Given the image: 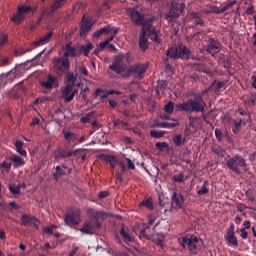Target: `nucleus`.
<instances>
[{
  "instance_id": "nucleus-38",
  "label": "nucleus",
  "mask_w": 256,
  "mask_h": 256,
  "mask_svg": "<svg viewBox=\"0 0 256 256\" xmlns=\"http://www.w3.org/2000/svg\"><path fill=\"white\" fill-rule=\"evenodd\" d=\"M233 128L232 131L234 135H238V133L241 131V126L243 125V119L240 120H232Z\"/></svg>"
},
{
  "instance_id": "nucleus-34",
  "label": "nucleus",
  "mask_w": 256,
  "mask_h": 256,
  "mask_svg": "<svg viewBox=\"0 0 256 256\" xmlns=\"http://www.w3.org/2000/svg\"><path fill=\"white\" fill-rule=\"evenodd\" d=\"M218 59L219 63H222L225 69H229V67H231V58L225 56V54H220Z\"/></svg>"
},
{
  "instance_id": "nucleus-21",
  "label": "nucleus",
  "mask_w": 256,
  "mask_h": 256,
  "mask_svg": "<svg viewBox=\"0 0 256 256\" xmlns=\"http://www.w3.org/2000/svg\"><path fill=\"white\" fill-rule=\"evenodd\" d=\"M86 215L90 216L94 221H99L100 219L105 218V212L97 211L93 208H87Z\"/></svg>"
},
{
  "instance_id": "nucleus-59",
  "label": "nucleus",
  "mask_w": 256,
  "mask_h": 256,
  "mask_svg": "<svg viewBox=\"0 0 256 256\" xmlns=\"http://www.w3.org/2000/svg\"><path fill=\"white\" fill-rule=\"evenodd\" d=\"M60 21H62L63 23H69V21H71V14H66L65 16H61Z\"/></svg>"
},
{
  "instance_id": "nucleus-43",
  "label": "nucleus",
  "mask_w": 256,
  "mask_h": 256,
  "mask_svg": "<svg viewBox=\"0 0 256 256\" xmlns=\"http://www.w3.org/2000/svg\"><path fill=\"white\" fill-rule=\"evenodd\" d=\"M166 133L167 132L164 130H151L150 137H153L154 139H161V137H165Z\"/></svg>"
},
{
  "instance_id": "nucleus-18",
  "label": "nucleus",
  "mask_w": 256,
  "mask_h": 256,
  "mask_svg": "<svg viewBox=\"0 0 256 256\" xmlns=\"http://www.w3.org/2000/svg\"><path fill=\"white\" fill-rule=\"evenodd\" d=\"M93 27V21H91L89 18H83L81 26H80V37H85L89 31H91V28Z\"/></svg>"
},
{
  "instance_id": "nucleus-5",
  "label": "nucleus",
  "mask_w": 256,
  "mask_h": 256,
  "mask_svg": "<svg viewBox=\"0 0 256 256\" xmlns=\"http://www.w3.org/2000/svg\"><path fill=\"white\" fill-rule=\"evenodd\" d=\"M31 12H33V8L31 6L22 5L18 7L17 12L12 15L10 21L14 23V25H21V23L27 19V15Z\"/></svg>"
},
{
  "instance_id": "nucleus-4",
  "label": "nucleus",
  "mask_w": 256,
  "mask_h": 256,
  "mask_svg": "<svg viewBox=\"0 0 256 256\" xmlns=\"http://www.w3.org/2000/svg\"><path fill=\"white\" fill-rule=\"evenodd\" d=\"M147 69H149V64L136 63L126 69L124 76L134 77V79L141 81V79L145 77V73H147Z\"/></svg>"
},
{
  "instance_id": "nucleus-33",
  "label": "nucleus",
  "mask_w": 256,
  "mask_h": 256,
  "mask_svg": "<svg viewBox=\"0 0 256 256\" xmlns=\"http://www.w3.org/2000/svg\"><path fill=\"white\" fill-rule=\"evenodd\" d=\"M66 85H71V87H75V83H77V74L73 72H69L66 75Z\"/></svg>"
},
{
  "instance_id": "nucleus-6",
  "label": "nucleus",
  "mask_w": 256,
  "mask_h": 256,
  "mask_svg": "<svg viewBox=\"0 0 256 256\" xmlns=\"http://www.w3.org/2000/svg\"><path fill=\"white\" fill-rule=\"evenodd\" d=\"M53 65L58 75H64V73H68L69 69H71V62L65 56L54 58Z\"/></svg>"
},
{
  "instance_id": "nucleus-15",
  "label": "nucleus",
  "mask_w": 256,
  "mask_h": 256,
  "mask_svg": "<svg viewBox=\"0 0 256 256\" xmlns=\"http://www.w3.org/2000/svg\"><path fill=\"white\" fill-rule=\"evenodd\" d=\"M206 51L212 55V57H215V51H221V43L213 38H209Z\"/></svg>"
},
{
  "instance_id": "nucleus-31",
  "label": "nucleus",
  "mask_w": 256,
  "mask_h": 256,
  "mask_svg": "<svg viewBox=\"0 0 256 256\" xmlns=\"http://www.w3.org/2000/svg\"><path fill=\"white\" fill-rule=\"evenodd\" d=\"M187 142V139L183 138V135L177 134L173 137V143L175 147H183L185 143Z\"/></svg>"
},
{
  "instance_id": "nucleus-39",
  "label": "nucleus",
  "mask_w": 256,
  "mask_h": 256,
  "mask_svg": "<svg viewBox=\"0 0 256 256\" xmlns=\"http://www.w3.org/2000/svg\"><path fill=\"white\" fill-rule=\"evenodd\" d=\"M212 152L218 155V157H225L226 151L221 146L215 144L212 146Z\"/></svg>"
},
{
  "instance_id": "nucleus-13",
  "label": "nucleus",
  "mask_w": 256,
  "mask_h": 256,
  "mask_svg": "<svg viewBox=\"0 0 256 256\" xmlns=\"http://www.w3.org/2000/svg\"><path fill=\"white\" fill-rule=\"evenodd\" d=\"M72 155H77V152H71L67 149L57 148L54 151L53 157L55 161H61V159H69Z\"/></svg>"
},
{
  "instance_id": "nucleus-60",
  "label": "nucleus",
  "mask_w": 256,
  "mask_h": 256,
  "mask_svg": "<svg viewBox=\"0 0 256 256\" xmlns=\"http://www.w3.org/2000/svg\"><path fill=\"white\" fill-rule=\"evenodd\" d=\"M106 197H109V191H101L98 194V199H105Z\"/></svg>"
},
{
  "instance_id": "nucleus-37",
  "label": "nucleus",
  "mask_w": 256,
  "mask_h": 256,
  "mask_svg": "<svg viewBox=\"0 0 256 256\" xmlns=\"http://www.w3.org/2000/svg\"><path fill=\"white\" fill-rule=\"evenodd\" d=\"M11 165V159L8 157L0 164V169L2 171H6V173H9V171H11Z\"/></svg>"
},
{
  "instance_id": "nucleus-42",
  "label": "nucleus",
  "mask_w": 256,
  "mask_h": 256,
  "mask_svg": "<svg viewBox=\"0 0 256 256\" xmlns=\"http://www.w3.org/2000/svg\"><path fill=\"white\" fill-rule=\"evenodd\" d=\"M21 187H23V184L21 185L10 184L9 191L10 193H12V195H21Z\"/></svg>"
},
{
  "instance_id": "nucleus-25",
  "label": "nucleus",
  "mask_w": 256,
  "mask_h": 256,
  "mask_svg": "<svg viewBox=\"0 0 256 256\" xmlns=\"http://www.w3.org/2000/svg\"><path fill=\"white\" fill-rule=\"evenodd\" d=\"M77 48L73 47L71 43L66 44V51L63 54V57L68 59L69 57H77Z\"/></svg>"
},
{
  "instance_id": "nucleus-7",
  "label": "nucleus",
  "mask_w": 256,
  "mask_h": 256,
  "mask_svg": "<svg viewBox=\"0 0 256 256\" xmlns=\"http://www.w3.org/2000/svg\"><path fill=\"white\" fill-rule=\"evenodd\" d=\"M109 69L117 75H122V73H127V64H125V56L117 55L114 57L112 64L109 65Z\"/></svg>"
},
{
  "instance_id": "nucleus-44",
  "label": "nucleus",
  "mask_w": 256,
  "mask_h": 256,
  "mask_svg": "<svg viewBox=\"0 0 256 256\" xmlns=\"http://www.w3.org/2000/svg\"><path fill=\"white\" fill-rule=\"evenodd\" d=\"M165 89H167V81L158 80V84L156 86V92L157 93H164Z\"/></svg>"
},
{
  "instance_id": "nucleus-10",
  "label": "nucleus",
  "mask_w": 256,
  "mask_h": 256,
  "mask_svg": "<svg viewBox=\"0 0 256 256\" xmlns=\"http://www.w3.org/2000/svg\"><path fill=\"white\" fill-rule=\"evenodd\" d=\"M20 220H21V225H24V227H27V225H30L34 229H39V220L35 216L23 214Z\"/></svg>"
},
{
  "instance_id": "nucleus-1",
  "label": "nucleus",
  "mask_w": 256,
  "mask_h": 256,
  "mask_svg": "<svg viewBox=\"0 0 256 256\" xmlns=\"http://www.w3.org/2000/svg\"><path fill=\"white\" fill-rule=\"evenodd\" d=\"M126 15H128L133 25L146 29L148 37H150L154 43H161L157 29L153 28V18L146 20L145 14L141 13L139 7L128 8Z\"/></svg>"
},
{
  "instance_id": "nucleus-61",
  "label": "nucleus",
  "mask_w": 256,
  "mask_h": 256,
  "mask_svg": "<svg viewBox=\"0 0 256 256\" xmlns=\"http://www.w3.org/2000/svg\"><path fill=\"white\" fill-rule=\"evenodd\" d=\"M194 25H200V27H203V25H205V22L200 17H196L194 20Z\"/></svg>"
},
{
  "instance_id": "nucleus-29",
  "label": "nucleus",
  "mask_w": 256,
  "mask_h": 256,
  "mask_svg": "<svg viewBox=\"0 0 256 256\" xmlns=\"http://www.w3.org/2000/svg\"><path fill=\"white\" fill-rule=\"evenodd\" d=\"M177 125H179L177 120H174V122L155 123L156 127H162V129H173L174 127H177Z\"/></svg>"
},
{
  "instance_id": "nucleus-47",
  "label": "nucleus",
  "mask_w": 256,
  "mask_h": 256,
  "mask_svg": "<svg viewBox=\"0 0 256 256\" xmlns=\"http://www.w3.org/2000/svg\"><path fill=\"white\" fill-rule=\"evenodd\" d=\"M209 182L204 181L202 188L200 190L197 191V195L201 196V195H207V193H209Z\"/></svg>"
},
{
  "instance_id": "nucleus-16",
  "label": "nucleus",
  "mask_w": 256,
  "mask_h": 256,
  "mask_svg": "<svg viewBox=\"0 0 256 256\" xmlns=\"http://www.w3.org/2000/svg\"><path fill=\"white\" fill-rule=\"evenodd\" d=\"M149 33L147 32V28H142V32L139 36V47L143 53L149 49V40L147 38Z\"/></svg>"
},
{
  "instance_id": "nucleus-9",
  "label": "nucleus",
  "mask_w": 256,
  "mask_h": 256,
  "mask_svg": "<svg viewBox=\"0 0 256 256\" xmlns=\"http://www.w3.org/2000/svg\"><path fill=\"white\" fill-rule=\"evenodd\" d=\"M179 245L183 247V249H189V251L193 252L197 249V243H199V238L197 237H181L178 239Z\"/></svg>"
},
{
  "instance_id": "nucleus-20",
  "label": "nucleus",
  "mask_w": 256,
  "mask_h": 256,
  "mask_svg": "<svg viewBox=\"0 0 256 256\" xmlns=\"http://www.w3.org/2000/svg\"><path fill=\"white\" fill-rule=\"evenodd\" d=\"M64 221L66 225H79L80 216L79 213L72 212L65 215Z\"/></svg>"
},
{
  "instance_id": "nucleus-45",
  "label": "nucleus",
  "mask_w": 256,
  "mask_h": 256,
  "mask_svg": "<svg viewBox=\"0 0 256 256\" xmlns=\"http://www.w3.org/2000/svg\"><path fill=\"white\" fill-rule=\"evenodd\" d=\"M164 111L167 113V115H171L173 111H175V103L173 101H169L165 106H164Z\"/></svg>"
},
{
  "instance_id": "nucleus-24",
  "label": "nucleus",
  "mask_w": 256,
  "mask_h": 256,
  "mask_svg": "<svg viewBox=\"0 0 256 256\" xmlns=\"http://www.w3.org/2000/svg\"><path fill=\"white\" fill-rule=\"evenodd\" d=\"M101 158H102V161H106V163H109L111 169H115V167H117L119 163V160L117 159V157L113 155H102Z\"/></svg>"
},
{
  "instance_id": "nucleus-26",
  "label": "nucleus",
  "mask_w": 256,
  "mask_h": 256,
  "mask_svg": "<svg viewBox=\"0 0 256 256\" xmlns=\"http://www.w3.org/2000/svg\"><path fill=\"white\" fill-rule=\"evenodd\" d=\"M9 159L10 162L14 164L15 169H17V167H23V165H25V160H23V158H21V156L17 154H13L9 157Z\"/></svg>"
},
{
  "instance_id": "nucleus-62",
  "label": "nucleus",
  "mask_w": 256,
  "mask_h": 256,
  "mask_svg": "<svg viewBox=\"0 0 256 256\" xmlns=\"http://www.w3.org/2000/svg\"><path fill=\"white\" fill-rule=\"evenodd\" d=\"M8 206L11 207L12 209H15V210L21 209V206H19V204H17V202H15V201L10 202L8 204Z\"/></svg>"
},
{
  "instance_id": "nucleus-64",
  "label": "nucleus",
  "mask_w": 256,
  "mask_h": 256,
  "mask_svg": "<svg viewBox=\"0 0 256 256\" xmlns=\"http://www.w3.org/2000/svg\"><path fill=\"white\" fill-rule=\"evenodd\" d=\"M79 9H83L82 2H77L76 5L73 6V11H79Z\"/></svg>"
},
{
  "instance_id": "nucleus-49",
  "label": "nucleus",
  "mask_w": 256,
  "mask_h": 256,
  "mask_svg": "<svg viewBox=\"0 0 256 256\" xmlns=\"http://www.w3.org/2000/svg\"><path fill=\"white\" fill-rule=\"evenodd\" d=\"M173 180L175 181V183H185L187 178H185V175L183 173H180L178 175H174Z\"/></svg>"
},
{
  "instance_id": "nucleus-51",
  "label": "nucleus",
  "mask_w": 256,
  "mask_h": 256,
  "mask_svg": "<svg viewBox=\"0 0 256 256\" xmlns=\"http://www.w3.org/2000/svg\"><path fill=\"white\" fill-rule=\"evenodd\" d=\"M112 32L111 37H109L108 39H106L104 42H108L111 43V41H113V39H115V37H117V33H119V28H111L110 33Z\"/></svg>"
},
{
  "instance_id": "nucleus-28",
  "label": "nucleus",
  "mask_w": 256,
  "mask_h": 256,
  "mask_svg": "<svg viewBox=\"0 0 256 256\" xmlns=\"http://www.w3.org/2000/svg\"><path fill=\"white\" fill-rule=\"evenodd\" d=\"M92 49L93 44L91 42L87 43L86 45H80L78 55H81V53H83L85 57H89V53H91Z\"/></svg>"
},
{
  "instance_id": "nucleus-14",
  "label": "nucleus",
  "mask_w": 256,
  "mask_h": 256,
  "mask_svg": "<svg viewBox=\"0 0 256 256\" xmlns=\"http://www.w3.org/2000/svg\"><path fill=\"white\" fill-rule=\"evenodd\" d=\"M78 93L77 90H73V86L66 85L65 88L62 91V99L66 103H71L72 99H75V95Z\"/></svg>"
},
{
  "instance_id": "nucleus-8",
  "label": "nucleus",
  "mask_w": 256,
  "mask_h": 256,
  "mask_svg": "<svg viewBox=\"0 0 256 256\" xmlns=\"http://www.w3.org/2000/svg\"><path fill=\"white\" fill-rule=\"evenodd\" d=\"M171 9L166 14V19L168 21H175V19H179V13L175 11L183 12L185 10V4L181 0H172Z\"/></svg>"
},
{
  "instance_id": "nucleus-53",
  "label": "nucleus",
  "mask_w": 256,
  "mask_h": 256,
  "mask_svg": "<svg viewBox=\"0 0 256 256\" xmlns=\"http://www.w3.org/2000/svg\"><path fill=\"white\" fill-rule=\"evenodd\" d=\"M163 61L166 71H169L170 73L173 72V65L169 64V58H163Z\"/></svg>"
},
{
  "instance_id": "nucleus-11",
  "label": "nucleus",
  "mask_w": 256,
  "mask_h": 256,
  "mask_svg": "<svg viewBox=\"0 0 256 256\" xmlns=\"http://www.w3.org/2000/svg\"><path fill=\"white\" fill-rule=\"evenodd\" d=\"M225 239L232 247H239V240H237V237L235 236V224L232 223L227 229Z\"/></svg>"
},
{
  "instance_id": "nucleus-57",
  "label": "nucleus",
  "mask_w": 256,
  "mask_h": 256,
  "mask_svg": "<svg viewBox=\"0 0 256 256\" xmlns=\"http://www.w3.org/2000/svg\"><path fill=\"white\" fill-rule=\"evenodd\" d=\"M215 136L217 141H223V132H221L220 129L218 128L215 129Z\"/></svg>"
},
{
  "instance_id": "nucleus-48",
  "label": "nucleus",
  "mask_w": 256,
  "mask_h": 256,
  "mask_svg": "<svg viewBox=\"0 0 256 256\" xmlns=\"http://www.w3.org/2000/svg\"><path fill=\"white\" fill-rule=\"evenodd\" d=\"M199 117L197 116H189V126L192 128V129H195V126L196 125H199Z\"/></svg>"
},
{
  "instance_id": "nucleus-52",
  "label": "nucleus",
  "mask_w": 256,
  "mask_h": 256,
  "mask_svg": "<svg viewBox=\"0 0 256 256\" xmlns=\"http://www.w3.org/2000/svg\"><path fill=\"white\" fill-rule=\"evenodd\" d=\"M93 115H95V113L90 112L86 114V116L81 117L80 118L81 123H84V124L91 123V117H93Z\"/></svg>"
},
{
  "instance_id": "nucleus-17",
  "label": "nucleus",
  "mask_w": 256,
  "mask_h": 256,
  "mask_svg": "<svg viewBox=\"0 0 256 256\" xmlns=\"http://www.w3.org/2000/svg\"><path fill=\"white\" fill-rule=\"evenodd\" d=\"M176 51L178 59H191V50L187 48V46L180 44L178 47H176Z\"/></svg>"
},
{
  "instance_id": "nucleus-19",
  "label": "nucleus",
  "mask_w": 256,
  "mask_h": 256,
  "mask_svg": "<svg viewBox=\"0 0 256 256\" xmlns=\"http://www.w3.org/2000/svg\"><path fill=\"white\" fill-rule=\"evenodd\" d=\"M51 37H53V31L47 32L43 37L32 43L33 49H37V47H41L42 45H47V43L51 41Z\"/></svg>"
},
{
  "instance_id": "nucleus-35",
  "label": "nucleus",
  "mask_w": 256,
  "mask_h": 256,
  "mask_svg": "<svg viewBox=\"0 0 256 256\" xmlns=\"http://www.w3.org/2000/svg\"><path fill=\"white\" fill-rule=\"evenodd\" d=\"M63 135H64V139L66 141H68L69 143H75V141H77V139H79V137L77 136V134L73 133V132H67V131H63Z\"/></svg>"
},
{
  "instance_id": "nucleus-63",
  "label": "nucleus",
  "mask_w": 256,
  "mask_h": 256,
  "mask_svg": "<svg viewBox=\"0 0 256 256\" xmlns=\"http://www.w3.org/2000/svg\"><path fill=\"white\" fill-rule=\"evenodd\" d=\"M248 159L251 163H255L256 161V152H252L248 155Z\"/></svg>"
},
{
  "instance_id": "nucleus-3",
  "label": "nucleus",
  "mask_w": 256,
  "mask_h": 256,
  "mask_svg": "<svg viewBox=\"0 0 256 256\" xmlns=\"http://www.w3.org/2000/svg\"><path fill=\"white\" fill-rule=\"evenodd\" d=\"M226 165L230 171H233V173H236V175H241L243 171H247V162L245 161V158L241 155H235L231 158H229L226 161Z\"/></svg>"
},
{
  "instance_id": "nucleus-36",
  "label": "nucleus",
  "mask_w": 256,
  "mask_h": 256,
  "mask_svg": "<svg viewBox=\"0 0 256 256\" xmlns=\"http://www.w3.org/2000/svg\"><path fill=\"white\" fill-rule=\"evenodd\" d=\"M140 207H146V209H149V211H153V209H155V206L153 204V200L151 198H145L140 203Z\"/></svg>"
},
{
  "instance_id": "nucleus-30",
  "label": "nucleus",
  "mask_w": 256,
  "mask_h": 256,
  "mask_svg": "<svg viewBox=\"0 0 256 256\" xmlns=\"http://www.w3.org/2000/svg\"><path fill=\"white\" fill-rule=\"evenodd\" d=\"M164 59H173L174 61H177V48L175 47H169L166 51V57Z\"/></svg>"
},
{
  "instance_id": "nucleus-41",
  "label": "nucleus",
  "mask_w": 256,
  "mask_h": 256,
  "mask_svg": "<svg viewBox=\"0 0 256 256\" xmlns=\"http://www.w3.org/2000/svg\"><path fill=\"white\" fill-rule=\"evenodd\" d=\"M120 235L123 237L125 241H133V237H131V234H129V229L125 228V226H122L120 230Z\"/></svg>"
},
{
  "instance_id": "nucleus-55",
  "label": "nucleus",
  "mask_w": 256,
  "mask_h": 256,
  "mask_svg": "<svg viewBox=\"0 0 256 256\" xmlns=\"http://www.w3.org/2000/svg\"><path fill=\"white\" fill-rule=\"evenodd\" d=\"M118 165H119L122 173H126L127 172V164H126L125 160L118 161Z\"/></svg>"
},
{
  "instance_id": "nucleus-2",
  "label": "nucleus",
  "mask_w": 256,
  "mask_h": 256,
  "mask_svg": "<svg viewBox=\"0 0 256 256\" xmlns=\"http://www.w3.org/2000/svg\"><path fill=\"white\" fill-rule=\"evenodd\" d=\"M176 111H185V113H201L202 119L205 123H209L213 110L205 113L207 109V103L203 100V95L195 94L194 99L190 98L183 103H179L175 106Z\"/></svg>"
},
{
  "instance_id": "nucleus-23",
  "label": "nucleus",
  "mask_w": 256,
  "mask_h": 256,
  "mask_svg": "<svg viewBox=\"0 0 256 256\" xmlns=\"http://www.w3.org/2000/svg\"><path fill=\"white\" fill-rule=\"evenodd\" d=\"M65 3H67V0H53L50 11L47 12V15H51L55 13V11H59V9L63 8Z\"/></svg>"
},
{
  "instance_id": "nucleus-22",
  "label": "nucleus",
  "mask_w": 256,
  "mask_h": 256,
  "mask_svg": "<svg viewBox=\"0 0 256 256\" xmlns=\"http://www.w3.org/2000/svg\"><path fill=\"white\" fill-rule=\"evenodd\" d=\"M172 205L175 207V209H181L183 207V203H185V198H183V195L174 193L172 198Z\"/></svg>"
},
{
  "instance_id": "nucleus-46",
  "label": "nucleus",
  "mask_w": 256,
  "mask_h": 256,
  "mask_svg": "<svg viewBox=\"0 0 256 256\" xmlns=\"http://www.w3.org/2000/svg\"><path fill=\"white\" fill-rule=\"evenodd\" d=\"M95 97H100L101 101H103V99H107V97H109V94H107L106 90L99 88L95 91Z\"/></svg>"
},
{
  "instance_id": "nucleus-54",
  "label": "nucleus",
  "mask_w": 256,
  "mask_h": 256,
  "mask_svg": "<svg viewBox=\"0 0 256 256\" xmlns=\"http://www.w3.org/2000/svg\"><path fill=\"white\" fill-rule=\"evenodd\" d=\"M53 229H57V226L51 225L49 227H44L43 232L47 233L48 235H53Z\"/></svg>"
},
{
  "instance_id": "nucleus-32",
  "label": "nucleus",
  "mask_w": 256,
  "mask_h": 256,
  "mask_svg": "<svg viewBox=\"0 0 256 256\" xmlns=\"http://www.w3.org/2000/svg\"><path fill=\"white\" fill-rule=\"evenodd\" d=\"M65 175H67V170H63L60 165L56 166V171L53 173L55 181H58L59 179H61V177Z\"/></svg>"
},
{
  "instance_id": "nucleus-58",
  "label": "nucleus",
  "mask_w": 256,
  "mask_h": 256,
  "mask_svg": "<svg viewBox=\"0 0 256 256\" xmlns=\"http://www.w3.org/2000/svg\"><path fill=\"white\" fill-rule=\"evenodd\" d=\"M256 103V96H253L252 98H249L245 101L246 105L253 106Z\"/></svg>"
},
{
  "instance_id": "nucleus-40",
  "label": "nucleus",
  "mask_w": 256,
  "mask_h": 256,
  "mask_svg": "<svg viewBox=\"0 0 256 256\" xmlns=\"http://www.w3.org/2000/svg\"><path fill=\"white\" fill-rule=\"evenodd\" d=\"M107 33H111V27L110 26H106V27L101 28L100 30H97L94 33L93 37L95 39H99V37H101V35H105Z\"/></svg>"
},
{
  "instance_id": "nucleus-50",
  "label": "nucleus",
  "mask_w": 256,
  "mask_h": 256,
  "mask_svg": "<svg viewBox=\"0 0 256 256\" xmlns=\"http://www.w3.org/2000/svg\"><path fill=\"white\" fill-rule=\"evenodd\" d=\"M124 162L126 163V169L130 171H135V163L130 158H124Z\"/></svg>"
},
{
  "instance_id": "nucleus-27",
  "label": "nucleus",
  "mask_w": 256,
  "mask_h": 256,
  "mask_svg": "<svg viewBox=\"0 0 256 256\" xmlns=\"http://www.w3.org/2000/svg\"><path fill=\"white\" fill-rule=\"evenodd\" d=\"M56 83H57V78H55L52 75H48L47 81L41 82L40 85L45 89H53V85H55Z\"/></svg>"
},
{
  "instance_id": "nucleus-12",
  "label": "nucleus",
  "mask_w": 256,
  "mask_h": 256,
  "mask_svg": "<svg viewBox=\"0 0 256 256\" xmlns=\"http://www.w3.org/2000/svg\"><path fill=\"white\" fill-rule=\"evenodd\" d=\"M95 229H101L100 221L85 222L80 231L85 235H93V231H95Z\"/></svg>"
},
{
  "instance_id": "nucleus-56",
  "label": "nucleus",
  "mask_w": 256,
  "mask_h": 256,
  "mask_svg": "<svg viewBox=\"0 0 256 256\" xmlns=\"http://www.w3.org/2000/svg\"><path fill=\"white\" fill-rule=\"evenodd\" d=\"M169 147V144L167 142H157L156 148H158L160 151H163V149H167Z\"/></svg>"
}]
</instances>
